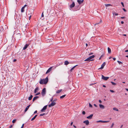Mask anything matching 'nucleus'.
I'll list each match as a JSON object with an SVG mask.
<instances>
[{
	"instance_id": "obj_28",
	"label": "nucleus",
	"mask_w": 128,
	"mask_h": 128,
	"mask_svg": "<svg viewBox=\"0 0 128 128\" xmlns=\"http://www.w3.org/2000/svg\"><path fill=\"white\" fill-rule=\"evenodd\" d=\"M66 95V94H65V95H63L62 96H60V98H64V97Z\"/></svg>"
},
{
	"instance_id": "obj_11",
	"label": "nucleus",
	"mask_w": 128,
	"mask_h": 128,
	"mask_svg": "<svg viewBox=\"0 0 128 128\" xmlns=\"http://www.w3.org/2000/svg\"><path fill=\"white\" fill-rule=\"evenodd\" d=\"M52 67H50V68H48V69L47 70V71L46 74H47L50 72L51 71V70L52 68Z\"/></svg>"
},
{
	"instance_id": "obj_39",
	"label": "nucleus",
	"mask_w": 128,
	"mask_h": 128,
	"mask_svg": "<svg viewBox=\"0 0 128 128\" xmlns=\"http://www.w3.org/2000/svg\"><path fill=\"white\" fill-rule=\"evenodd\" d=\"M96 84V83H92L90 85V86H92V85H94V84Z\"/></svg>"
},
{
	"instance_id": "obj_20",
	"label": "nucleus",
	"mask_w": 128,
	"mask_h": 128,
	"mask_svg": "<svg viewBox=\"0 0 128 128\" xmlns=\"http://www.w3.org/2000/svg\"><path fill=\"white\" fill-rule=\"evenodd\" d=\"M108 52L109 54H110L111 53V50L110 49L109 47L108 48Z\"/></svg>"
},
{
	"instance_id": "obj_15",
	"label": "nucleus",
	"mask_w": 128,
	"mask_h": 128,
	"mask_svg": "<svg viewBox=\"0 0 128 128\" xmlns=\"http://www.w3.org/2000/svg\"><path fill=\"white\" fill-rule=\"evenodd\" d=\"M30 106V104L26 107V108H25V110H24V112H26L27 111V110L28 109L29 107Z\"/></svg>"
},
{
	"instance_id": "obj_44",
	"label": "nucleus",
	"mask_w": 128,
	"mask_h": 128,
	"mask_svg": "<svg viewBox=\"0 0 128 128\" xmlns=\"http://www.w3.org/2000/svg\"><path fill=\"white\" fill-rule=\"evenodd\" d=\"M24 124H23L20 128H23L24 127Z\"/></svg>"
},
{
	"instance_id": "obj_29",
	"label": "nucleus",
	"mask_w": 128,
	"mask_h": 128,
	"mask_svg": "<svg viewBox=\"0 0 128 128\" xmlns=\"http://www.w3.org/2000/svg\"><path fill=\"white\" fill-rule=\"evenodd\" d=\"M111 82L112 83V84L113 85H116V83L114 82Z\"/></svg>"
},
{
	"instance_id": "obj_3",
	"label": "nucleus",
	"mask_w": 128,
	"mask_h": 128,
	"mask_svg": "<svg viewBox=\"0 0 128 128\" xmlns=\"http://www.w3.org/2000/svg\"><path fill=\"white\" fill-rule=\"evenodd\" d=\"M56 104V103L54 102V101H52L50 104H49L48 105V107H50L51 106H54Z\"/></svg>"
},
{
	"instance_id": "obj_56",
	"label": "nucleus",
	"mask_w": 128,
	"mask_h": 128,
	"mask_svg": "<svg viewBox=\"0 0 128 128\" xmlns=\"http://www.w3.org/2000/svg\"><path fill=\"white\" fill-rule=\"evenodd\" d=\"M17 35H18L20 37V36H21L20 34H19L18 33V34H17Z\"/></svg>"
},
{
	"instance_id": "obj_48",
	"label": "nucleus",
	"mask_w": 128,
	"mask_h": 128,
	"mask_svg": "<svg viewBox=\"0 0 128 128\" xmlns=\"http://www.w3.org/2000/svg\"><path fill=\"white\" fill-rule=\"evenodd\" d=\"M42 16V17H44V14H43V12L42 13V16Z\"/></svg>"
},
{
	"instance_id": "obj_41",
	"label": "nucleus",
	"mask_w": 128,
	"mask_h": 128,
	"mask_svg": "<svg viewBox=\"0 0 128 128\" xmlns=\"http://www.w3.org/2000/svg\"><path fill=\"white\" fill-rule=\"evenodd\" d=\"M114 124V123H112L111 126V127L112 128Z\"/></svg>"
},
{
	"instance_id": "obj_46",
	"label": "nucleus",
	"mask_w": 128,
	"mask_h": 128,
	"mask_svg": "<svg viewBox=\"0 0 128 128\" xmlns=\"http://www.w3.org/2000/svg\"><path fill=\"white\" fill-rule=\"evenodd\" d=\"M98 101L100 103H102V101L101 100H99Z\"/></svg>"
},
{
	"instance_id": "obj_49",
	"label": "nucleus",
	"mask_w": 128,
	"mask_h": 128,
	"mask_svg": "<svg viewBox=\"0 0 128 128\" xmlns=\"http://www.w3.org/2000/svg\"><path fill=\"white\" fill-rule=\"evenodd\" d=\"M31 15H30L29 17V20L31 18Z\"/></svg>"
},
{
	"instance_id": "obj_6",
	"label": "nucleus",
	"mask_w": 128,
	"mask_h": 128,
	"mask_svg": "<svg viewBox=\"0 0 128 128\" xmlns=\"http://www.w3.org/2000/svg\"><path fill=\"white\" fill-rule=\"evenodd\" d=\"M106 64V63L105 62H104L101 65V67L100 68H99L98 69H103L104 68V66H105Z\"/></svg>"
},
{
	"instance_id": "obj_63",
	"label": "nucleus",
	"mask_w": 128,
	"mask_h": 128,
	"mask_svg": "<svg viewBox=\"0 0 128 128\" xmlns=\"http://www.w3.org/2000/svg\"><path fill=\"white\" fill-rule=\"evenodd\" d=\"M73 124V122H71V124H70V125L71 126H72V124Z\"/></svg>"
},
{
	"instance_id": "obj_51",
	"label": "nucleus",
	"mask_w": 128,
	"mask_h": 128,
	"mask_svg": "<svg viewBox=\"0 0 128 128\" xmlns=\"http://www.w3.org/2000/svg\"><path fill=\"white\" fill-rule=\"evenodd\" d=\"M37 112V110H36L34 112V114H35V113H36Z\"/></svg>"
},
{
	"instance_id": "obj_53",
	"label": "nucleus",
	"mask_w": 128,
	"mask_h": 128,
	"mask_svg": "<svg viewBox=\"0 0 128 128\" xmlns=\"http://www.w3.org/2000/svg\"><path fill=\"white\" fill-rule=\"evenodd\" d=\"M27 6V5L26 4L24 6H23V7H24L25 8Z\"/></svg>"
},
{
	"instance_id": "obj_30",
	"label": "nucleus",
	"mask_w": 128,
	"mask_h": 128,
	"mask_svg": "<svg viewBox=\"0 0 128 128\" xmlns=\"http://www.w3.org/2000/svg\"><path fill=\"white\" fill-rule=\"evenodd\" d=\"M117 62L119 64H122V62H120V61H119L118 60L117 61Z\"/></svg>"
},
{
	"instance_id": "obj_22",
	"label": "nucleus",
	"mask_w": 128,
	"mask_h": 128,
	"mask_svg": "<svg viewBox=\"0 0 128 128\" xmlns=\"http://www.w3.org/2000/svg\"><path fill=\"white\" fill-rule=\"evenodd\" d=\"M112 14L114 16H118V13L114 12H113Z\"/></svg>"
},
{
	"instance_id": "obj_60",
	"label": "nucleus",
	"mask_w": 128,
	"mask_h": 128,
	"mask_svg": "<svg viewBox=\"0 0 128 128\" xmlns=\"http://www.w3.org/2000/svg\"><path fill=\"white\" fill-rule=\"evenodd\" d=\"M125 18V17L124 16L121 17V18Z\"/></svg>"
},
{
	"instance_id": "obj_9",
	"label": "nucleus",
	"mask_w": 128,
	"mask_h": 128,
	"mask_svg": "<svg viewBox=\"0 0 128 128\" xmlns=\"http://www.w3.org/2000/svg\"><path fill=\"white\" fill-rule=\"evenodd\" d=\"M29 44H26L25 46L23 47L22 50H24L26 49L28 46H29Z\"/></svg>"
},
{
	"instance_id": "obj_18",
	"label": "nucleus",
	"mask_w": 128,
	"mask_h": 128,
	"mask_svg": "<svg viewBox=\"0 0 128 128\" xmlns=\"http://www.w3.org/2000/svg\"><path fill=\"white\" fill-rule=\"evenodd\" d=\"M64 64L65 65H67L69 63H70L68 61L66 60L64 62Z\"/></svg>"
},
{
	"instance_id": "obj_32",
	"label": "nucleus",
	"mask_w": 128,
	"mask_h": 128,
	"mask_svg": "<svg viewBox=\"0 0 128 128\" xmlns=\"http://www.w3.org/2000/svg\"><path fill=\"white\" fill-rule=\"evenodd\" d=\"M16 119L14 120H12V122L13 123H14L16 122Z\"/></svg>"
},
{
	"instance_id": "obj_1",
	"label": "nucleus",
	"mask_w": 128,
	"mask_h": 128,
	"mask_svg": "<svg viewBox=\"0 0 128 128\" xmlns=\"http://www.w3.org/2000/svg\"><path fill=\"white\" fill-rule=\"evenodd\" d=\"M48 81V78L47 77L45 79H41L39 83L40 84H46Z\"/></svg>"
},
{
	"instance_id": "obj_8",
	"label": "nucleus",
	"mask_w": 128,
	"mask_h": 128,
	"mask_svg": "<svg viewBox=\"0 0 128 128\" xmlns=\"http://www.w3.org/2000/svg\"><path fill=\"white\" fill-rule=\"evenodd\" d=\"M83 123L85 124L86 125H88L89 124V122L88 120H87L84 121L83 122Z\"/></svg>"
},
{
	"instance_id": "obj_4",
	"label": "nucleus",
	"mask_w": 128,
	"mask_h": 128,
	"mask_svg": "<svg viewBox=\"0 0 128 128\" xmlns=\"http://www.w3.org/2000/svg\"><path fill=\"white\" fill-rule=\"evenodd\" d=\"M102 79L105 80H107L109 78L108 77H105L103 75H102Z\"/></svg>"
},
{
	"instance_id": "obj_54",
	"label": "nucleus",
	"mask_w": 128,
	"mask_h": 128,
	"mask_svg": "<svg viewBox=\"0 0 128 128\" xmlns=\"http://www.w3.org/2000/svg\"><path fill=\"white\" fill-rule=\"evenodd\" d=\"M121 22L122 24H123L124 23V22L123 21H121Z\"/></svg>"
},
{
	"instance_id": "obj_64",
	"label": "nucleus",
	"mask_w": 128,
	"mask_h": 128,
	"mask_svg": "<svg viewBox=\"0 0 128 128\" xmlns=\"http://www.w3.org/2000/svg\"><path fill=\"white\" fill-rule=\"evenodd\" d=\"M122 126H123V125H122L120 126V128H122Z\"/></svg>"
},
{
	"instance_id": "obj_27",
	"label": "nucleus",
	"mask_w": 128,
	"mask_h": 128,
	"mask_svg": "<svg viewBox=\"0 0 128 128\" xmlns=\"http://www.w3.org/2000/svg\"><path fill=\"white\" fill-rule=\"evenodd\" d=\"M113 109L114 110H116V111H118V109L116 108H113Z\"/></svg>"
},
{
	"instance_id": "obj_58",
	"label": "nucleus",
	"mask_w": 128,
	"mask_h": 128,
	"mask_svg": "<svg viewBox=\"0 0 128 128\" xmlns=\"http://www.w3.org/2000/svg\"><path fill=\"white\" fill-rule=\"evenodd\" d=\"M113 59L114 60H116V58H113Z\"/></svg>"
},
{
	"instance_id": "obj_14",
	"label": "nucleus",
	"mask_w": 128,
	"mask_h": 128,
	"mask_svg": "<svg viewBox=\"0 0 128 128\" xmlns=\"http://www.w3.org/2000/svg\"><path fill=\"white\" fill-rule=\"evenodd\" d=\"M39 97L38 96H36L34 97L33 98L32 100L33 102H34V101L36 100Z\"/></svg>"
},
{
	"instance_id": "obj_55",
	"label": "nucleus",
	"mask_w": 128,
	"mask_h": 128,
	"mask_svg": "<svg viewBox=\"0 0 128 128\" xmlns=\"http://www.w3.org/2000/svg\"><path fill=\"white\" fill-rule=\"evenodd\" d=\"M16 60V59H14L13 60V62H15Z\"/></svg>"
},
{
	"instance_id": "obj_7",
	"label": "nucleus",
	"mask_w": 128,
	"mask_h": 128,
	"mask_svg": "<svg viewBox=\"0 0 128 128\" xmlns=\"http://www.w3.org/2000/svg\"><path fill=\"white\" fill-rule=\"evenodd\" d=\"M75 6V4L74 2H72V3L70 6V7L71 8L74 7Z\"/></svg>"
},
{
	"instance_id": "obj_17",
	"label": "nucleus",
	"mask_w": 128,
	"mask_h": 128,
	"mask_svg": "<svg viewBox=\"0 0 128 128\" xmlns=\"http://www.w3.org/2000/svg\"><path fill=\"white\" fill-rule=\"evenodd\" d=\"M39 88L38 87L36 88L34 90V93H35L37 92Z\"/></svg>"
},
{
	"instance_id": "obj_16",
	"label": "nucleus",
	"mask_w": 128,
	"mask_h": 128,
	"mask_svg": "<svg viewBox=\"0 0 128 128\" xmlns=\"http://www.w3.org/2000/svg\"><path fill=\"white\" fill-rule=\"evenodd\" d=\"M93 60H90V59H89V58H86V59L84 60V61H92Z\"/></svg>"
},
{
	"instance_id": "obj_2",
	"label": "nucleus",
	"mask_w": 128,
	"mask_h": 128,
	"mask_svg": "<svg viewBox=\"0 0 128 128\" xmlns=\"http://www.w3.org/2000/svg\"><path fill=\"white\" fill-rule=\"evenodd\" d=\"M46 89L45 88H44L42 90V94L43 96H44L46 94Z\"/></svg>"
},
{
	"instance_id": "obj_59",
	"label": "nucleus",
	"mask_w": 128,
	"mask_h": 128,
	"mask_svg": "<svg viewBox=\"0 0 128 128\" xmlns=\"http://www.w3.org/2000/svg\"><path fill=\"white\" fill-rule=\"evenodd\" d=\"M106 121V123L109 122H110L109 121Z\"/></svg>"
},
{
	"instance_id": "obj_38",
	"label": "nucleus",
	"mask_w": 128,
	"mask_h": 128,
	"mask_svg": "<svg viewBox=\"0 0 128 128\" xmlns=\"http://www.w3.org/2000/svg\"><path fill=\"white\" fill-rule=\"evenodd\" d=\"M104 54L103 53L102 54V55L101 56V57H103L104 56Z\"/></svg>"
},
{
	"instance_id": "obj_40",
	"label": "nucleus",
	"mask_w": 128,
	"mask_h": 128,
	"mask_svg": "<svg viewBox=\"0 0 128 128\" xmlns=\"http://www.w3.org/2000/svg\"><path fill=\"white\" fill-rule=\"evenodd\" d=\"M40 94V92H38V93H37L35 95L36 96H37V95H39V94Z\"/></svg>"
},
{
	"instance_id": "obj_31",
	"label": "nucleus",
	"mask_w": 128,
	"mask_h": 128,
	"mask_svg": "<svg viewBox=\"0 0 128 128\" xmlns=\"http://www.w3.org/2000/svg\"><path fill=\"white\" fill-rule=\"evenodd\" d=\"M102 122V120H98V121H97L96 122Z\"/></svg>"
},
{
	"instance_id": "obj_12",
	"label": "nucleus",
	"mask_w": 128,
	"mask_h": 128,
	"mask_svg": "<svg viewBox=\"0 0 128 128\" xmlns=\"http://www.w3.org/2000/svg\"><path fill=\"white\" fill-rule=\"evenodd\" d=\"M93 116V114H90L89 116H87L86 118H87L88 119H91L92 118Z\"/></svg>"
},
{
	"instance_id": "obj_36",
	"label": "nucleus",
	"mask_w": 128,
	"mask_h": 128,
	"mask_svg": "<svg viewBox=\"0 0 128 128\" xmlns=\"http://www.w3.org/2000/svg\"><path fill=\"white\" fill-rule=\"evenodd\" d=\"M110 91L112 93H114V91L112 90H110Z\"/></svg>"
},
{
	"instance_id": "obj_62",
	"label": "nucleus",
	"mask_w": 128,
	"mask_h": 128,
	"mask_svg": "<svg viewBox=\"0 0 128 128\" xmlns=\"http://www.w3.org/2000/svg\"><path fill=\"white\" fill-rule=\"evenodd\" d=\"M125 52H128V50H126L125 51Z\"/></svg>"
},
{
	"instance_id": "obj_34",
	"label": "nucleus",
	"mask_w": 128,
	"mask_h": 128,
	"mask_svg": "<svg viewBox=\"0 0 128 128\" xmlns=\"http://www.w3.org/2000/svg\"><path fill=\"white\" fill-rule=\"evenodd\" d=\"M89 106L90 108H92V106L90 103H89Z\"/></svg>"
},
{
	"instance_id": "obj_43",
	"label": "nucleus",
	"mask_w": 128,
	"mask_h": 128,
	"mask_svg": "<svg viewBox=\"0 0 128 128\" xmlns=\"http://www.w3.org/2000/svg\"><path fill=\"white\" fill-rule=\"evenodd\" d=\"M53 98L52 97V99L50 100V101L51 102H52L53 100Z\"/></svg>"
},
{
	"instance_id": "obj_45",
	"label": "nucleus",
	"mask_w": 128,
	"mask_h": 128,
	"mask_svg": "<svg viewBox=\"0 0 128 128\" xmlns=\"http://www.w3.org/2000/svg\"><path fill=\"white\" fill-rule=\"evenodd\" d=\"M56 99H55L53 101L54 102H55L56 101Z\"/></svg>"
},
{
	"instance_id": "obj_25",
	"label": "nucleus",
	"mask_w": 128,
	"mask_h": 128,
	"mask_svg": "<svg viewBox=\"0 0 128 128\" xmlns=\"http://www.w3.org/2000/svg\"><path fill=\"white\" fill-rule=\"evenodd\" d=\"M32 97H33L32 95H31L29 97V98H28V100H32Z\"/></svg>"
},
{
	"instance_id": "obj_47",
	"label": "nucleus",
	"mask_w": 128,
	"mask_h": 128,
	"mask_svg": "<svg viewBox=\"0 0 128 128\" xmlns=\"http://www.w3.org/2000/svg\"><path fill=\"white\" fill-rule=\"evenodd\" d=\"M94 105L96 107H97V106L96 104H94Z\"/></svg>"
},
{
	"instance_id": "obj_33",
	"label": "nucleus",
	"mask_w": 128,
	"mask_h": 128,
	"mask_svg": "<svg viewBox=\"0 0 128 128\" xmlns=\"http://www.w3.org/2000/svg\"><path fill=\"white\" fill-rule=\"evenodd\" d=\"M45 114V113H44L43 114H40V116H43Z\"/></svg>"
},
{
	"instance_id": "obj_19",
	"label": "nucleus",
	"mask_w": 128,
	"mask_h": 128,
	"mask_svg": "<svg viewBox=\"0 0 128 128\" xmlns=\"http://www.w3.org/2000/svg\"><path fill=\"white\" fill-rule=\"evenodd\" d=\"M95 56L94 55H93L92 56L90 57H89V59H90V60H92L91 59L93 58Z\"/></svg>"
},
{
	"instance_id": "obj_57",
	"label": "nucleus",
	"mask_w": 128,
	"mask_h": 128,
	"mask_svg": "<svg viewBox=\"0 0 128 128\" xmlns=\"http://www.w3.org/2000/svg\"><path fill=\"white\" fill-rule=\"evenodd\" d=\"M102 123H106L105 121H102Z\"/></svg>"
},
{
	"instance_id": "obj_13",
	"label": "nucleus",
	"mask_w": 128,
	"mask_h": 128,
	"mask_svg": "<svg viewBox=\"0 0 128 128\" xmlns=\"http://www.w3.org/2000/svg\"><path fill=\"white\" fill-rule=\"evenodd\" d=\"M99 106L100 108H102V109H104V105L101 104H99Z\"/></svg>"
},
{
	"instance_id": "obj_50",
	"label": "nucleus",
	"mask_w": 128,
	"mask_h": 128,
	"mask_svg": "<svg viewBox=\"0 0 128 128\" xmlns=\"http://www.w3.org/2000/svg\"><path fill=\"white\" fill-rule=\"evenodd\" d=\"M74 69L72 68H71V69H70V71L72 72V70Z\"/></svg>"
},
{
	"instance_id": "obj_10",
	"label": "nucleus",
	"mask_w": 128,
	"mask_h": 128,
	"mask_svg": "<svg viewBox=\"0 0 128 128\" xmlns=\"http://www.w3.org/2000/svg\"><path fill=\"white\" fill-rule=\"evenodd\" d=\"M77 1L79 4H80L83 2L84 0H77Z\"/></svg>"
},
{
	"instance_id": "obj_37",
	"label": "nucleus",
	"mask_w": 128,
	"mask_h": 128,
	"mask_svg": "<svg viewBox=\"0 0 128 128\" xmlns=\"http://www.w3.org/2000/svg\"><path fill=\"white\" fill-rule=\"evenodd\" d=\"M86 114V112H85L84 111H83L82 112V114Z\"/></svg>"
},
{
	"instance_id": "obj_61",
	"label": "nucleus",
	"mask_w": 128,
	"mask_h": 128,
	"mask_svg": "<svg viewBox=\"0 0 128 128\" xmlns=\"http://www.w3.org/2000/svg\"><path fill=\"white\" fill-rule=\"evenodd\" d=\"M102 86L104 87H106V86L105 85H104Z\"/></svg>"
},
{
	"instance_id": "obj_26",
	"label": "nucleus",
	"mask_w": 128,
	"mask_h": 128,
	"mask_svg": "<svg viewBox=\"0 0 128 128\" xmlns=\"http://www.w3.org/2000/svg\"><path fill=\"white\" fill-rule=\"evenodd\" d=\"M105 5L106 6V7H108V6H112V5L110 4H106Z\"/></svg>"
},
{
	"instance_id": "obj_21",
	"label": "nucleus",
	"mask_w": 128,
	"mask_h": 128,
	"mask_svg": "<svg viewBox=\"0 0 128 128\" xmlns=\"http://www.w3.org/2000/svg\"><path fill=\"white\" fill-rule=\"evenodd\" d=\"M24 8L22 7L21 9V12H23L24 11Z\"/></svg>"
},
{
	"instance_id": "obj_24",
	"label": "nucleus",
	"mask_w": 128,
	"mask_h": 128,
	"mask_svg": "<svg viewBox=\"0 0 128 128\" xmlns=\"http://www.w3.org/2000/svg\"><path fill=\"white\" fill-rule=\"evenodd\" d=\"M37 116V115H36L35 116H34V117L31 119V120L32 121L34 120L35 119L36 117Z\"/></svg>"
},
{
	"instance_id": "obj_23",
	"label": "nucleus",
	"mask_w": 128,
	"mask_h": 128,
	"mask_svg": "<svg viewBox=\"0 0 128 128\" xmlns=\"http://www.w3.org/2000/svg\"><path fill=\"white\" fill-rule=\"evenodd\" d=\"M62 89L58 90L56 91V93H57V94L59 93L60 92L62 91Z\"/></svg>"
},
{
	"instance_id": "obj_5",
	"label": "nucleus",
	"mask_w": 128,
	"mask_h": 128,
	"mask_svg": "<svg viewBox=\"0 0 128 128\" xmlns=\"http://www.w3.org/2000/svg\"><path fill=\"white\" fill-rule=\"evenodd\" d=\"M48 106L47 105H46L44 106L42 108V109L41 110V111L42 112H44L45 111V110L46 109L47 107Z\"/></svg>"
},
{
	"instance_id": "obj_35",
	"label": "nucleus",
	"mask_w": 128,
	"mask_h": 128,
	"mask_svg": "<svg viewBox=\"0 0 128 128\" xmlns=\"http://www.w3.org/2000/svg\"><path fill=\"white\" fill-rule=\"evenodd\" d=\"M121 4H122V6L123 7H124V5L123 3L122 2H121Z\"/></svg>"
},
{
	"instance_id": "obj_52",
	"label": "nucleus",
	"mask_w": 128,
	"mask_h": 128,
	"mask_svg": "<svg viewBox=\"0 0 128 128\" xmlns=\"http://www.w3.org/2000/svg\"><path fill=\"white\" fill-rule=\"evenodd\" d=\"M78 66V65H76V66H74L72 68H73V69H74V68H75V67L76 66Z\"/></svg>"
},
{
	"instance_id": "obj_42",
	"label": "nucleus",
	"mask_w": 128,
	"mask_h": 128,
	"mask_svg": "<svg viewBox=\"0 0 128 128\" xmlns=\"http://www.w3.org/2000/svg\"><path fill=\"white\" fill-rule=\"evenodd\" d=\"M122 9L124 12H126V10L124 8H123Z\"/></svg>"
}]
</instances>
